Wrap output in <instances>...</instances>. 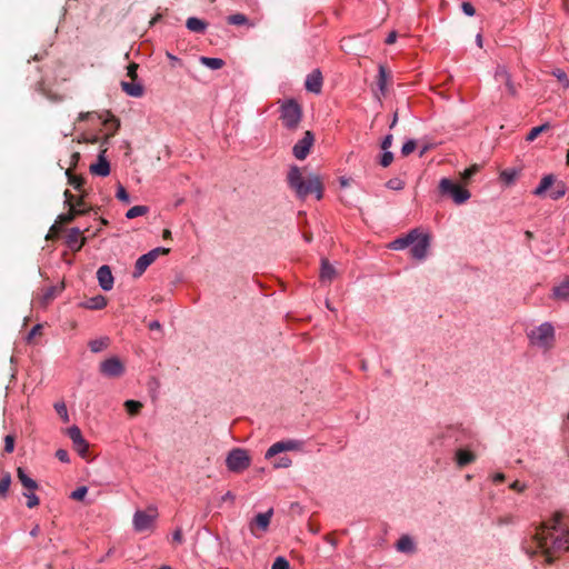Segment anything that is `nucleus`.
<instances>
[{"label":"nucleus","instance_id":"nucleus-1","mask_svg":"<svg viewBox=\"0 0 569 569\" xmlns=\"http://www.w3.org/2000/svg\"><path fill=\"white\" fill-rule=\"evenodd\" d=\"M533 542L551 563L560 553L569 550V518L562 512H556L553 517L533 536Z\"/></svg>","mask_w":569,"mask_h":569},{"label":"nucleus","instance_id":"nucleus-2","mask_svg":"<svg viewBox=\"0 0 569 569\" xmlns=\"http://www.w3.org/2000/svg\"><path fill=\"white\" fill-rule=\"evenodd\" d=\"M287 182L290 189H292L300 199L306 198L310 193H316L317 199L322 198V183L319 177L310 174L305 178L300 168L297 166L290 167L287 174Z\"/></svg>","mask_w":569,"mask_h":569},{"label":"nucleus","instance_id":"nucleus-3","mask_svg":"<svg viewBox=\"0 0 569 569\" xmlns=\"http://www.w3.org/2000/svg\"><path fill=\"white\" fill-rule=\"evenodd\" d=\"M549 189H551L549 192V198L552 200L562 198L567 192L566 183L561 180H557V178L550 173L541 178L540 183L532 191V193L536 197H542Z\"/></svg>","mask_w":569,"mask_h":569},{"label":"nucleus","instance_id":"nucleus-4","mask_svg":"<svg viewBox=\"0 0 569 569\" xmlns=\"http://www.w3.org/2000/svg\"><path fill=\"white\" fill-rule=\"evenodd\" d=\"M528 338L533 346L550 349L555 342V329L550 322H543L528 333Z\"/></svg>","mask_w":569,"mask_h":569},{"label":"nucleus","instance_id":"nucleus-5","mask_svg":"<svg viewBox=\"0 0 569 569\" xmlns=\"http://www.w3.org/2000/svg\"><path fill=\"white\" fill-rule=\"evenodd\" d=\"M441 198L451 199L456 204H462V183L450 178H442L438 184Z\"/></svg>","mask_w":569,"mask_h":569},{"label":"nucleus","instance_id":"nucleus-6","mask_svg":"<svg viewBox=\"0 0 569 569\" xmlns=\"http://www.w3.org/2000/svg\"><path fill=\"white\" fill-rule=\"evenodd\" d=\"M301 108L296 101L289 100L281 106V120L286 128L296 129L301 121Z\"/></svg>","mask_w":569,"mask_h":569},{"label":"nucleus","instance_id":"nucleus-7","mask_svg":"<svg viewBox=\"0 0 569 569\" xmlns=\"http://www.w3.org/2000/svg\"><path fill=\"white\" fill-rule=\"evenodd\" d=\"M158 518V510L156 507H148L146 510H138L133 516V527L138 532L151 530Z\"/></svg>","mask_w":569,"mask_h":569},{"label":"nucleus","instance_id":"nucleus-8","mask_svg":"<svg viewBox=\"0 0 569 569\" xmlns=\"http://www.w3.org/2000/svg\"><path fill=\"white\" fill-rule=\"evenodd\" d=\"M226 463L229 470L241 472L250 466V457L244 449L236 448L229 452Z\"/></svg>","mask_w":569,"mask_h":569},{"label":"nucleus","instance_id":"nucleus-9","mask_svg":"<svg viewBox=\"0 0 569 569\" xmlns=\"http://www.w3.org/2000/svg\"><path fill=\"white\" fill-rule=\"evenodd\" d=\"M273 516V509L270 508L268 511L258 513L249 523L251 533L256 537H260L259 531L266 532L269 528L271 518Z\"/></svg>","mask_w":569,"mask_h":569},{"label":"nucleus","instance_id":"nucleus-10","mask_svg":"<svg viewBox=\"0 0 569 569\" xmlns=\"http://www.w3.org/2000/svg\"><path fill=\"white\" fill-rule=\"evenodd\" d=\"M100 372L109 378H118L123 375L124 366L118 357H111L100 363Z\"/></svg>","mask_w":569,"mask_h":569},{"label":"nucleus","instance_id":"nucleus-11","mask_svg":"<svg viewBox=\"0 0 569 569\" xmlns=\"http://www.w3.org/2000/svg\"><path fill=\"white\" fill-rule=\"evenodd\" d=\"M315 142V136L311 131H306L302 139H300L292 148L293 156L298 160H303L310 152V149Z\"/></svg>","mask_w":569,"mask_h":569},{"label":"nucleus","instance_id":"nucleus-12","mask_svg":"<svg viewBox=\"0 0 569 569\" xmlns=\"http://www.w3.org/2000/svg\"><path fill=\"white\" fill-rule=\"evenodd\" d=\"M68 436L72 440L74 449L81 457L86 458L89 450V443L82 437L81 430L77 426H72L68 429Z\"/></svg>","mask_w":569,"mask_h":569},{"label":"nucleus","instance_id":"nucleus-13","mask_svg":"<svg viewBox=\"0 0 569 569\" xmlns=\"http://www.w3.org/2000/svg\"><path fill=\"white\" fill-rule=\"evenodd\" d=\"M495 80L500 84H505L507 92L515 97L517 94L516 86L511 79V74L505 66H497L495 71Z\"/></svg>","mask_w":569,"mask_h":569},{"label":"nucleus","instance_id":"nucleus-14","mask_svg":"<svg viewBox=\"0 0 569 569\" xmlns=\"http://www.w3.org/2000/svg\"><path fill=\"white\" fill-rule=\"evenodd\" d=\"M298 449H300V442L297 440L278 441L267 450L264 458L271 459L280 452Z\"/></svg>","mask_w":569,"mask_h":569},{"label":"nucleus","instance_id":"nucleus-15","mask_svg":"<svg viewBox=\"0 0 569 569\" xmlns=\"http://www.w3.org/2000/svg\"><path fill=\"white\" fill-rule=\"evenodd\" d=\"M411 244V256L415 259L422 260L427 257L428 248L430 246L429 236L419 232V238Z\"/></svg>","mask_w":569,"mask_h":569},{"label":"nucleus","instance_id":"nucleus-16","mask_svg":"<svg viewBox=\"0 0 569 569\" xmlns=\"http://www.w3.org/2000/svg\"><path fill=\"white\" fill-rule=\"evenodd\" d=\"M107 148H101L98 156V161L92 163L89 168L90 172L94 176L107 177L110 173V164L106 159Z\"/></svg>","mask_w":569,"mask_h":569},{"label":"nucleus","instance_id":"nucleus-17","mask_svg":"<svg viewBox=\"0 0 569 569\" xmlns=\"http://www.w3.org/2000/svg\"><path fill=\"white\" fill-rule=\"evenodd\" d=\"M86 237L79 228H71L68 230L66 242L73 251H79L86 243Z\"/></svg>","mask_w":569,"mask_h":569},{"label":"nucleus","instance_id":"nucleus-18","mask_svg":"<svg viewBox=\"0 0 569 569\" xmlns=\"http://www.w3.org/2000/svg\"><path fill=\"white\" fill-rule=\"evenodd\" d=\"M322 73L319 69H315L307 76L305 87L308 91L313 93H320L322 89Z\"/></svg>","mask_w":569,"mask_h":569},{"label":"nucleus","instance_id":"nucleus-19","mask_svg":"<svg viewBox=\"0 0 569 569\" xmlns=\"http://www.w3.org/2000/svg\"><path fill=\"white\" fill-rule=\"evenodd\" d=\"M97 279L99 286L104 290L109 291L113 287V276L109 266H101L97 270Z\"/></svg>","mask_w":569,"mask_h":569},{"label":"nucleus","instance_id":"nucleus-20","mask_svg":"<svg viewBox=\"0 0 569 569\" xmlns=\"http://www.w3.org/2000/svg\"><path fill=\"white\" fill-rule=\"evenodd\" d=\"M419 238V231L417 229L411 230L406 237L397 238L389 243V248L392 250H402L416 242Z\"/></svg>","mask_w":569,"mask_h":569},{"label":"nucleus","instance_id":"nucleus-21","mask_svg":"<svg viewBox=\"0 0 569 569\" xmlns=\"http://www.w3.org/2000/svg\"><path fill=\"white\" fill-rule=\"evenodd\" d=\"M121 89L124 93L133 98H140L144 93V87L141 82L136 81H121Z\"/></svg>","mask_w":569,"mask_h":569},{"label":"nucleus","instance_id":"nucleus-22","mask_svg":"<svg viewBox=\"0 0 569 569\" xmlns=\"http://www.w3.org/2000/svg\"><path fill=\"white\" fill-rule=\"evenodd\" d=\"M152 256H153L152 253L148 252L138 258V260L136 261V264H134V271H133L134 278L140 277L147 270V268L151 263L154 262V259Z\"/></svg>","mask_w":569,"mask_h":569},{"label":"nucleus","instance_id":"nucleus-23","mask_svg":"<svg viewBox=\"0 0 569 569\" xmlns=\"http://www.w3.org/2000/svg\"><path fill=\"white\" fill-rule=\"evenodd\" d=\"M88 212L87 209H77L76 206H71L67 213L59 214L57 218V223L63 226L72 222L76 217L86 214Z\"/></svg>","mask_w":569,"mask_h":569},{"label":"nucleus","instance_id":"nucleus-24","mask_svg":"<svg viewBox=\"0 0 569 569\" xmlns=\"http://www.w3.org/2000/svg\"><path fill=\"white\" fill-rule=\"evenodd\" d=\"M81 308L89 310H101L107 306V298L98 295L96 297L89 298L79 305Z\"/></svg>","mask_w":569,"mask_h":569},{"label":"nucleus","instance_id":"nucleus-25","mask_svg":"<svg viewBox=\"0 0 569 569\" xmlns=\"http://www.w3.org/2000/svg\"><path fill=\"white\" fill-rule=\"evenodd\" d=\"M336 276V268L329 263L328 259L323 258L321 260L320 280L322 282H331Z\"/></svg>","mask_w":569,"mask_h":569},{"label":"nucleus","instance_id":"nucleus-26","mask_svg":"<svg viewBox=\"0 0 569 569\" xmlns=\"http://www.w3.org/2000/svg\"><path fill=\"white\" fill-rule=\"evenodd\" d=\"M396 547L397 550L400 552L413 553L416 551L413 540L407 535L400 537V539L397 541Z\"/></svg>","mask_w":569,"mask_h":569},{"label":"nucleus","instance_id":"nucleus-27","mask_svg":"<svg viewBox=\"0 0 569 569\" xmlns=\"http://www.w3.org/2000/svg\"><path fill=\"white\" fill-rule=\"evenodd\" d=\"M64 289V284L61 283L59 286H52L46 289L41 297V302L43 305L50 303L56 297H58L62 290Z\"/></svg>","mask_w":569,"mask_h":569},{"label":"nucleus","instance_id":"nucleus-28","mask_svg":"<svg viewBox=\"0 0 569 569\" xmlns=\"http://www.w3.org/2000/svg\"><path fill=\"white\" fill-rule=\"evenodd\" d=\"M103 123L107 127V129L110 130V132L104 136L101 147H103L104 144H107L109 142V139L114 136V133L117 132V130L120 127L119 120L112 114H110V118L104 120Z\"/></svg>","mask_w":569,"mask_h":569},{"label":"nucleus","instance_id":"nucleus-29","mask_svg":"<svg viewBox=\"0 0 569 569\" xmlns=\"http://www.w3.org/2000/svg\"><path fill=\"white\" fill-rule=\"evenodd\" d=\"M18 479L20 480L21 485L28 490V491H34L38 489V483L36 480L31 479L22 468H18L17 470Z\"/></svg>","mask_w":569,"mask_h":569},{"label":"nucleus","instance_id":"nucleus-30","mask_svg":"<svg viewBox=\"0 0 569 569\" xmlns=\"http://www.w3.org/2000/svg\"><path fill=\"white\" fill-rule=\"evenodd\" d=\"M553 298L559 300H569V279L553 288Z\"/></svg>","mask_w":569,"mask_h":569},{"label":"nucleus","instance_id":"nucleus-31","mask_svg":"<svg viewBox=\"0 0 569 569\" xmlns=\"http://www.w3.org/2000/svg\"><path fill=\"white\" fill-rule=\"evenodd\" d=\"M186 26L192 32L202 33L207 28V22L201 19L191 17L187 19Z\"/></svg>","mask_w":569,"mask_h":569},{"label":"nucleus","instance_id":"nucleus-32","mask_svg":"<svg viewBox=\"0 0 569 569\" xmlns=\"http://www.w3.org/2000/svg\"><path fill=\"white\" fill-rule=\"evenodd\" d=\"M66 176L68 178V183L72 186L76 190L82 192V187L86 180L81 176H76L72 173L71 168L66 170Z\"/></svg>","mask_w":569,"mask_h":569},{"label":"nucleus","instance_id":"nucleus-33","mask_svg":"<svg viewBox=\"0 0 569 569\" xmlns=\"http://www.w3.org/2000/svg\"><path fill=\"white\" fill-rule=\"evenodd\" d=\"M389 79H390L389 71L383 66H379L377 83H378L379 90L381 91L382 94H385V92H386V87H387Z\"/></svg>","mask_w":569,"mask_h":569},{"label":"nucleus","instance_id":"nucleus-34","mask_svg":"<svg viewBox=\"0 0 569 569\" xmlns=\"http://www.w3.org/2000/svg\"><path fill=\"white\" fill-rule=\"evenodd\" d=\"M200 62L211 70H218L224 66V61L220 58L200 57Z\"/></svg>","mask_w":569,"mask_h":569},{"label":"nucleus","instance_id":"nucleus-35","mask_svg":"<svg viewBox=\"0 0 569 569\" xmlns=\"http://www.w3.org/2000/svg\"><path fill=\"white\" fill-rule=\"evenodd\" d=\"M550 128V124L549 123H543L541 126H538V127H533L527 134L526 137V140L528 142H532L539 134H541L542 132L549 130Z\"/></svg>","mask_w":569,"mask_h":569},{"label":"nucleus","instance_id":"nucleus-36","mask_svg":"<svg viewBox=\"0 0 569 569\" xmlns=\"http://www.w3.org/2000/svg\"><path fill=\"white\" fill-rule=\"evenodd\" d=\"M124 408L130 416H136L140 412L142 403L137 400H127L124 402Z\"/></svg>","mask_w":569,"mask_h":569},{"label":"nucleus","instance_id":"nucleus-37","mask_svg":"<svg viewBox=\"0 0 569 569\" xmlns=\"http://www.w3.org/2000/svg\"><path fill=\"white\" fill-rule=\"evenodd\" d=\"M518 176V171L515 170V169H506L503 171L500 172V179L506 183V184H511L515 182L516 178Z\"/></svg>","mask_w":569,"mask_h":569},{"label":"nucleus","instance_id":"nucleus-38","mask_svg":"<svg viewBox=\"0 0 569 569\" xmlns=\"http://www.w3.org/2000/svg\"><path fill=\"white\" fill-rule=\"evenodd\" d=\"M147 212H148V207H146V206H134V207L130 208L127 211L126 217L128 219H134L137 217L146 214Z\"/></svg>","mask_w":569,"mask_h":569},{"label":"nucleus","instance_id":"nucleus-39","mask_svg":"<svg viewBox=\"0 0 569 569\" xmlns=\"http://www.w3.org/2000/svg\"><path fill=\"white\" fill-rule=\"evenodd\" d=\"M108 342L109 340L107 338L91 340L89 342V348L92 352H100L108 347Z\"/></svg>","mask_w":569,"mask_h":569},{"label":"nucleus","instance_id":"nucleus-40","mask_svg":"<svg viewBox=\"0 0 569 569\" xmlns=\"http://www.w3.org/2000/svg\"><path fill=\"white\" fill-rule=\"evenodd\" d=\"M11 485V476L6 472L0 478V495L6 496Z\"/></svg>","mask_w":569,"mask_h":569},{"label":"nucleus","instance_id":"nucleus-41","mask_svg":"<svg viewBox=\"0 0 569 569\" xmlns=\"http://www.w3.org/2000/svg\"><path fill=\"white\" fill-rule=\"evenodd\" d=\"M229 24L242 26L248 22V18L242 13L231 14L227 18Z\"/></svg>","mask_w":569,"mask_h":569},{"label":"nucleus","instance_id":"nucleus-42","mask_svg":"<svg viewBox=\"0 0 569 569\" xmlns=\"http://www.w3.org/2000/svg\"><path fill=\"white\" fill-rule=\"evenodd\" d=\"M54 409L64 422L69 421L68 410L64 402L54 403Z\"/></svg>","mask_w":569,"mask_h":569},{"label":"nucleus","instance_id":"nucleus-43","mask_svg":"<svg viewBox=\"0 0 569 569\" xmlns=\"http://www.w3.org/2000/svg\"><path fill=\"white\" fill-rule=\"evenodd\" d=\"M23 496L27 498L28 508L32 509L39 505V498L33 493V491L23 492Z\"/></svg>","mask_w":569,"mask_h":569},{"label":"nucleus","instance_id":"nucleus-44","mask_svg":"<svg viewBox=\"0 0 569 569\" xmlns=\"http://www.w3.org/2000/svg\"><path fill=\"white\" fill-rule=\"evenodd\" d=\"M416 147H417V143H416V141H415V140H409V141H407V142L402 146V148H401V154H402L403 157H408L410 153H412V152L415 151Z\"/></svg>","mask_w":569,"mask_h":569},{"label":"nucleus","instance_id":"nucleus-45","mask_svg":"<svg viewBox=\"0 0 569 569\" xmlns=\"http://www.w3.org/2000/svg\"><path fill=\"white\" fill-rule=\"evenodd\" d=\"M289 561L283 557H277L272 563L271 569H289Z\"/></svg>","mask_w":569,"mask_h":569},{"label":"nucleus","instance_id":"nucleus-46","mask_svg":"<svg viewBox=\"0 0 569 569\" xmlns=\"http://www.w3.org/2000/svg\"><path fill=\"white\" fill-rule=\"evenodd\" d=\"M553 76L559 80L560 83H562L565 88L569 87V79L563 70L556 69L553 71Z\"/></svg>","mask_w":569,"mask_h":569},{"label":"nucleus","instance_id":"nucleus-47","mask_svg":"<svg viewBox=\"0 0 569 569\" xmlns=\"http://www.w3.org/2000/svg\"><path fill=\"white\" fill-rule=\"evenodd\" d=\"M139 68V64L136 62H131L127 67V77L130 78V80L136 81L138 79L137 70Z\"/></svg>","mask_w":569,"mask_h":569},{"label":"nucleus","instance_id":"nucleus-48","mask_svg":"<svg viewBox=\"0 0 569 569\" xmlns=\"http://www.w3.org/2000/svg\"><path fill=\"white\" fill-rule=\"evenodd\" d=\"M387 187L391 190H401L405 187V182L399 178H392L387 182Z\"/></svg>","mask_w":569,"mask_h":569},{"label":"nucleus","instance_id":"nucleus-49","mask_svg":"<svg viewBox=\"0 0 569 569\" xmlns=\"http://www.w3.org/2000/svg\"><path fill=\"white\" fill-rule=\"evenodd\" d=\"M87 492H88V488H87V487H84V486H82V487L77 488V489L71 493V496H70V497H71L73 500H79V501H80V500H83V498L86 497Z\"/></svg>","mask_w":569,"mask_h":569},{"label":"nucleus","instance_id":"nucleus-50","mask_svg":"<svg viewBox=\"0 0 569 569\" xmlns=\"http://www.w3.org/2000/svg\"><path fill=\"white\" fill-rule=\"evenodd\" d=\"M393 160V153L388 151V150H385L383 154L381 156V159H380V164L383 167V168H387L391 164Z\"/></svg>","mask_w":569,"mask_h":569},{"label":"nucleus","instance_id":"nucleus-51","mask_svg":"<svg viewBox=\"0 0 569 569\" xmlns=\"http://www.w3.org/2000/svg\"><path fill=\"white\" fill-rule=\"evenodd\" d=\"M61 224L59 223H54L51 226L50 230H49V233L47 234L46 239L47 240H53L56 238H58L60 231H61Z\"/></svg>","mask_w":569,"mask_h":569},{"label":"nucleus","instance_id":"nucleus-52","mask_svg":"<svg viewBox=\"0 0 569 569\" xmlns=\"http://www.w3.org/2000/svg\"><path fill=\"white\" fill-rule=\"evenodd\" d=\"M292 461L288 457H280L273 462L274 468H289L291 466Z\"/></svg>","mask_w":569,"mask_h":569},{"label":"nucleus","instance_id":"nucleus-53","mask_svg":"<svg viewBox=\"0 0 569 569\" xmlns=\"http://www.w3.org/2000/svg\"><path fill=\"white\" fill-rule=\"evenodd\" d=\"M4 450L8 453H11L14 450V436L8 435L4 438Z\"/></svg>","mask_w":569,"mask_h":569},{"label":"nucleus","instance_id":"nucleus-54","mask_svg":"<svg viewBox=\"0 0 569 569\" xmlns=\"http://www.w3.org/2000/svg\"><path fill=\"white\" fill-rule=\"evenodd\" d=\"M116 197H117L120 201H123V202H126V203H128V202L130 201V199H129V194H128L127 190H126L121 184H119V186H118Z\"/></svg>","mask_w":569,"mask_h":569},{"label":"nucleus","instance_id":"nucleus-55","mask_svg":"<svg viewBox=\"0 0 569 569\" xmlns=\"http://www.w3.org/2000/svg\"><path fill=\"white\" fill-rule=\"evenodd\" d=\"M42 333V326L37 325L34 326L31 331L29 332L27 340L31 342L36 336H40Z\"/></svg>","mask_w":569,"mask_h":569},{"label":"nucleus","instance_id":"nucleus-56","mask_svg":"<svg viewBox=\"0 0 569 569\" xmlns=\"http://www.w3.org/2000/svg\"><path fill=\"white\" fill-rule=\"evenodd\" d=\"M479 166L475 164L468 169H465V183L479 170Z\"/></svg>","mask_w":569,"mask_h":569},{"label":"nucleus","instance_id":"nucleus-57","mask_svg":"<svg viewBox=\"0 0 569 569\" xmlns=\"http://www.w3.org/2000/svg\"><path fill=\"white\" fill-rule=\"evenodd\" d=\"M63 196L66 198L64 203L67 207L71 208V206H74L76 197L69 190H66Z\"/></svg>","mask_w":569,"mask_h":569},{"label":"nucleus","instance_id":"nucleus-58","mask_svg":"<svg viewBox=\"0 0 569 569\" xmlns=\"http://www.w3.org/2000/svg\"><path fill=\"white\" fill-rule=\"evenodd\" d=\"M56 457L61 461V462H68L69 461V453L67 450L64 449H59L57 450L56 452Z\"/></svg>","mask_w":569,"mask_h":569},{"label":"nucleus","instance_id":"nucleus-59","mask_svg":"<svg viewBox=\"0 0 569 569\" xmlns=\"http://www.w3.org/2000/svg\"><path fill=\"white\" fill-rule=\"evenodd\" d=\"M527 488L526 483H522L518 480L513 481L511 485H510V489L517 491V492H522L525 491Z\"/></svg>","mask_w":569,"mask_h":569},{"label":"nucleus","instance_id":"nucleus-60","mask_svg":"<svg viewBox=\"0 0 569 569\" xmlns=\"http://www.w3.org/2000/svg\"><path fill=\"white\" fill-rule=\"evenodd\" d=\"M87 194L88 193L86 191H82L81 196L78 199H76L74 206H76L77 209H86L84 208V204H86L84 203V198L87 197Z\"/></svg>","mask_w":569,"mask_h":569},{"label":"nucleus","instance_id":"nucleus-61","mask_svg":"<svg viewBox=\"0 0 569 569\" xmlns=\"http://www.w3.org/2000/svg\"><path fill=\"white\" fill-rule=\"evenodd\" d=\"M80 160V153L78 151L73 152L70 157V167L71 171L77 167L78 162Z\"/></svg>","mask_w":569,"mask_h":569},{"label":"nucleus","instance_id":"nucleus-62","mask_svg":"<svg viewBox=\"0 0 569 569\" xmlns=\"http://www.w3.org/2000/svg\"><path fill=\"white\" fill-rule=\"evenodd\" d=\"M392 141H393V137H392V134H388V136H386V137H385V139H383V140H382V142H381V148H382L383 150H388V149L391 147Z\"/></svg>","mask_w":569,"mask_h":569},{"label":"nucleus","instance_id":"nucleus-63","mask_svg":"<svg viewBox=\"0 0 569 569\" xmlns=\"http://www.w3.org/2000/svg\"><path fill=\"white\" fill-rule=\"evenodd\" d=\"M476 459V456L473 452L465 448V466L473 462Z\"/></svg>","mask_w":569,"mask_h":569},{"label":"nucleus","instance_id":"nucleus-64","mask_svg":"<svg viewBox=\"0 0 569 569\" xmlns=\"http://www.w3.org/2000/svg\"><path fill=\"white\" fill-rule=\"evenodd\" d=\"M169 252V249H166V248H156L151 251H149V253H152L153 256V259L156 260L160 254H167Z\"/></svg>","mask_w":569,"mask_h":569}]
</instances>
